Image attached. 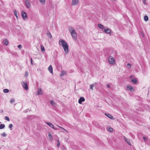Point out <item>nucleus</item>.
<instances>
[{"label":"nucleus","mask_w":150,"mask_h":150,"mask_svg":"<svg viewBox=\"0 0 150 150\" xmlns=\"http://www.w3.org/2000/svg\"><path fill=\"white\" fill-rule=\"evenodd\" d=\"M59 44L60 45L63 47L66 53H68L69 52V48L67 43L64 40L60 39L59 41Z\"/></svg>","instance_id":"1"},{"label":"nucleus","mask_w":150,"mask_h":150,"mask_svg":"<svg viewBox=\"0 0 150 150\" xmlns=\"http://www.w3.org/2000/svg\"><path fill=\"white\" fill-rule=\"evenodd\" d=\"M108 62L110 64H113L115 62L114 58L111 56L109 57Z\"/></svg>","instance_id":"2"},{"label":"nucleus","mask_w":150,"mask_h":150,"mask_svg":"<svg viewBox=\"0 0 150 150\" xmlns=\"http://www.w3.org/2000/svg\"><path fill=\"white\" fill-rule=\"evenodd\" d=\"M25 5L27 8H29L30 7V4L28 0H26L25 1Z\"/></svg>","instance_id":"3"},{"label":"nucleus","mask_w":150,"mask_h":150,"mask_svg":"<svg viewBox=\"0 0 150 150\" xmlns=\"http://www.w3.org/2000/svg\"><path fill=\"white\" fill-rule=\"evenodd\" d=\"M22 84L25 90H28V87L26 82L23 81L22 82Z\"/></svg>","instance_id":"4"},{"label":"nucleus","mask_w":150,"mask_h":150,"mask_svg":"<svg viewBox=\"0 0 150 150\" xmlns=\"http://www.w3.org/2000/svg\"><path fill=\"white\" fill-rule=\"evenodd\" d=\"M46 124H47V125H48L50 127L54 129L55 130L58 129H57L55 127H54V126L53 125V124H52L51 123L49 122H46Z\"/></svg>","instance_id":"5"},{"label":"nucleus","mask_w":150,"mask_h":150,"mask_svg":"<svg viewBox=\"0 0 150 150\" xmlns=\"http://www.w3.org/2000/svg\"><path fill=\"white\" fill-rule=\"evenodd\" d=\"M21 14L23 19H25L27 17V14L24 11H22Z\"/></svg>","instance_id":"6"},{"label":"nucleus","mask_w":150,"mask_h":150,"mask_svg":"<svg viewBox=\"0 0 150 150\" xmlns=\"http://www.w3.org/2000/svg\"><path fill=\"white\" fill-rule=\"evenodd\" d=\"M85 100V98L83 97H81L79 99L78 102L79 103L81 104Z\"/></svg>","instance_id":"7"},{"label":"nucleus","mask_w":150,"mask_h":150,"mask_svg":"<svg viewBox=\"0 0 150 150\" xmlns=\"http://www.w3.org/2000/svg\"><path fill=\"white\" fill-rule=\"evenodd\" d=\"M104 32L107 34H110L111 33V30L110 29L107 28V29H105Z\"/></svg>","instance_id":"8"},{"label":"nucleus","mask_w":150,"mask_h":150,"mask_svg":"<svg viewBox=\"0 0 150 150\" xmlns=\"http://www.w3.org/2000/svg\"><path fill=\"white\" fill-rule=\"evenodd\" d=\"M42 90L41 88H39L38 89V91L37 93V95H42Z\"/></svg>","instance_id":"9"},{"label":"nucleus","mask_w":150,"mask_h":150,"mask_svg":"<svg viewBox=\"0 0 150 150\" xmlns=\"http://www.w3.org/2000/svg\"><path fill=\"white\" fill-rule=\"evenodd\" d=\"M93 125L97 127H98L99 126V125L98 123L95 121H93L92 122Z\"/></svg>","instance_id":"10"},{"label":"nucleus","mask_w":150,"mask_h":150,"mask_svg":"<svg viewBox=\"0 0 150 150\" xmlns=\"http://www.w3.org/2000/svg\"><path fill=\"white\" fill-rule=\"evenodd\" d=\"M78 2V0H72V5H77Z\"/></svg>","instance_id":"11"},{"label":"nucleus","mask_w":150,"mask_h":150,"mask_svg":"<svg viewBox=\"0 0 150 150\" xmlns=\"http://www.w3.org/2000/svg\"><path fill=\"white\" fill-rule=\"evenodd\" d=\"M105 115L109 118L111 119H113V117L108 113H105Z\"/></svg>","instance_id":"12"},{"label":"nucleus","mask_w":150,"mask_h":150,"mask_svg":"<svg viewBox=\"0 0 150 150\" xmlns=\"http://www.w3.org/2000/svg\"><path fill=\"white\" fill-rule=\"evenodd\" d=\"M69 31L71 34H73L76 32L75 30L73 28H71L69 29Z\"/></svg>","instance_id":"13"},{"label":"nucleus","mask_w":150,"mask_h":150,"mask_svg":"<svg viewBox=\"0 0 150 150\" xmlns=\"http://www.w3.org/2000/svg\"><path fill=\"white\" fill-rule=\"evenodd\" d=\"M48 70L51 73H52L53 69H52V68L51 65H50L49 67L48 68Z\"/></svg>","instance_id":"14"},{"label":"nucleus","mask_w":150,"mask_h":150,"mask_svg":"<svg viewBox=\"0 0 150 150\" xmlns=\"http://www.w3.org/2000/svg\"><path fill=\"white\" fill-rule=\"evenodd\" d=\"M124 139L125 141L129 145H131V143L130 142L129 140L127 139L126 138L124 137Z\"/></svg>","instance_id":"15"},{"label":"nucleus","mask_w":150,"mask_h":150,"mask_svg":"<svg viewBox=\"0 0 150 150\" xmlns=\"http://www.w3.org/2000/svg\"><path fill=\"white\" fill-rule=\"evenodd\" d=\"M4 44L7 45H8V40L7 39H5L4 40Z\"/></svg>","instance_id":"16"},{"label":"nucleus","mask_w":150,"mask_h":150,"mask_svg":"<svg viewBox=\"0 0 150 150\" xmlns=\"http://www.w3.org/2000/svg\"><path fill=\"white\" fill-rule=\"evenodd\" d=\"M50 104L53 106H55L56 105L55 103L53 100H51L50 101Z\"/></svg>","instance_id":"17"},{"label":"nucleus","mask_w":150,"mask_h":150,"mask_svg":"<svg viewBox=\"0 0 150 150\" xmlns=\"http://www.w3.org/2000/svg\"><path fill=\"white\" fill-rule=\"evenodd\" d=\"M71 35L73 38H75L77 36V34L76 32L73 34H71Z\"/></svg>","instance_id":"18"},{"label":"nucleus","mask_w":150,"mask_h":150,"mask_svg":"<svg viewBox=\"0 0 150 150\" xmlns=\"http://www.w3.org/2000/svg\"><path fill=\"white\" fill-rule=\"evenodd\" d=\"M66 74V72L64 70H63L62 71L61 74H60L61 76H62Z\"/></svg>","instance_id":"19"},{"label":"nucleus","mask_w":150,"mask_h":150,"mask_svg":"<svg viewBox=\"0 0 150 150\" xmlns=\"http://www.w3.org/2000/svg\"><path fill=\"white\" fill-rule=\"evenodd\" d=\"M48 137L50 138V139L51 140H52V136L50 132H49L48 133Z\"/></svg>","instance_id":"20"},{"label":"nucleus","mask_w":150,"mask_h":150,"mask_svg":"<svg viewBox=\"0 0 150 150\" xmlns=\"http://www.w3.org/2000/svg\"><path fill=\"white\" fill-rule=\"evenodd\" d=\"M108 130L110 132H113V129L110 127H108Z\"/></svg>","instance_id":"21"},{"label":"nucleus","mask_w":150,"mask_h":150,"mask_svg":"<svg viewBox=\"0 0 150 150\" xmlns=\"http://www.w3.org/2000/svg\"><path fill=\"white\" fill-rule=\"evenodd\" d=\"M98 26L99 28L101 29H103L104 28L103 26L100 24H98Z\"/></svg>","instance_id":"22"},{"label":"nucleus","mask_w":150,"mask_h":150,"mask_svg":"<svg viewBox=\"0 0 150 150\" xmlns=\"http://www.w3.org/2000/svg\"><path fill=\"white\" fill-rule=\"evenodd\" d=\"M5 125L4 124H2L0 125V129H2L4 128Z\"/></svg>","instance_id":"23"},{"label":"nucleus","mask_w":150,"mask_h":150,"mask_svg":"<svg viewBox=\"0 0 150 150\" xmlns=\"http://www.w3.org/2000/svg\"><path fill=\"white\" fill-rule=\"evenodd\" d=\"M34 118V116L32 115H30L28 116L27 119L29 120L32 119Z\"/></svg>","instance_id":"24"},{"label":"nucleus","mask_w":150,"mask_h":150,"mask_svg":"<svg viewBox=\"0 0 150 150\" xmlns=\"http://www.w3.org/2000/svg\"><path fill=\"white\" fill-rule=\"evenodd\" d=\"M9 91V90L8 89H5L3 90V92L4 93H7Z\"/></svg>","instance_id":"25"},{"label":"nucleus","mask_w":150,"mask_h":150,"mask_svg":"<svg viewBox=\"0 0 150 150\" xmlns=\"http://www.w3.org/2000/svg\"><path fill=\"white\" fill-rule=\"evenodd\" d=\"M131 81L134 83H136L137 82V80L136 79H134L132 80Z\"/></svg>","instance_id":"26"},{"label":"nucleus","mask_w":150,"mask_h":150,"mask_svg":"<svg viewBox=\"0 0 150 150\" xmlns=\"http://www.w3.org/2000/svg\"><path fill=\"white\" fill-rule=\"evenodd\" d=\"M149 18L148 17L146 16H145L144 17V19L145 21H147L148 20Z\"/></svg>","instance_id":"27"},{"label":"nucleus","mask_w":150,"mask_h":150,"mask_svg":"<svg viewBox=\"0 0 150 150\" xmlns=\"http://www.w3.org/2000/svg\"><path fill=\"white\" fill-rule=\"evenodd\" d=\"M127 89L128 90L132 91V89L133 88L131 86H127Z\"/></svg>","instance_id":"28"},{"label":"nucleus","mask_w":150,"mask_h":150,"mask_svg":"<svg viewBox=\"0 0 150 150\" xmlns=\"http://www.w3.org/2000/svg\"><path fill=\"white\" fill-rule=\"evenodd\" d=\"M47 35L50 38H51L52 37V35L50 33H47Z\"/></svg>","instance_id":"29"},{"label":"nucleus","mask_w":150,"mask_h":150,"mask_svg":"<svg viewBox=\"0 0 150 150\" xmlns=\"http://www.w3.org/2000/svg\"><path fill=\"white\" fill-rule=\"evenodd\" d=\"M40 47H41V50L42 51H45V49L44 47L42 45H41Z\"/></svg>","instance_id":"30"},{"label":"nucleus","mask_w":150,"mask_h":150,"mask_svg":"<svg viewBox=\"0 0 150 150\" xmlns=\"http://www.w3.org/2000/svg\"><path fill=\"white\" fill-rule=\"evenodd\" d=\"M14 14L15 16L17 18H18V14L17 13V12L16 11L14 10Z\"/></svg>","instance_id":"31"},{"label":"nucleus","mask_w":150,"mask_h":150,"mask_svg":"<svg viewBox=\"0 0 150 150\" xmlns=\"http://www.w3.org/2000/svg\"><path fill=\"white\" fill-rule=\"evenodd\" d=\"M60 142H59V140L57 139V146L58 147H59V146H60Z\"/></svg>","instance_id":"32"},{"label":"nucleus","mask_w":150,"mask_h":150,"mask_svg":"<svg viewBox=\"0 0 150 150\" xmlns=\"http://www.w3.org/2000/svg\"><path fill=\"white\" fill-rule=\"evenodd\" d=\"M5 120H7L8 121H10V119L7 116H5Z\"/></svg>","instance_id":"33"},{"label":"nucleus","mask_w":150,"mask_h":150,"mask_svg":"<svg viewBox=\"0 0 150 150\" xmlns=\"http://www.w3.org/2000/svg\"><path fill=\"white\" fill-rule=\"evenodd\" d=\"M13 125L12 124H10L8 126V127L9 128H10V129L11 130L12 129H11V128H12L13 127Z\"/></svg>","instance_id":"34"},{"label":"nucleus","mask_w":150,"mask_h":150,"mask_svg":"<svg viewBox=\"0 0 150 150\" xmlns=\"http://www.w3.org/2000/svg\"><path fill=\"white\" fill-rule=\"evenodd\" d=\"M58 127H60V128L62 129H63V130H64L65 131L67 132H68V131L66 130V129H65L64 128L62 127H60L59 126H58Z\"/></svg>","instance_id":"35"},{"label":"nucleus","mask_w":150,"mask_h":150,"mask_svg":"<svg viewBox=\"0 0 150 150\" xmlns=\"http://www.w3.org/2000/svg\"><path fill=\"white\" fill-rule=\"evenodd\" d=\"M131 67V65L129 64L128 63L127 64V67L129 68H130Z\"/></svg>","instance_id":"36"},{"label":"nucleus","mask_w":150,"mask_h":150,"mask_svg":"<svg viewBox=\"0 0 150 150\" xmlns=\"http://www.w3.org/2000/svg\"><path fill=\"white\" fill-rule=\"evenodd\" d=\"M93 86H94V84H92L91 85H90V89H91L92 90H93Z\"/></svg>","instance_id":"37"},{"label":"nucleus","mask_w":150,"mask_h":150,"mask_svg":"<svg viewBox=\"0 0 150 150\" xmlns=\"http://www.w3.org/2000/svg\"><path fill=\"white\" fill-rule=\"evenodd\" d=\"M40 1L42 4H44L45 2V0H40Z\"/></svg>","instance_id":"38"},{"label":"nucleus","mask_w":150,"mask_h":150,"mask_svg":"<svg viewBox=\"0 0 150 150\" xmlns=\"http://www.w3.org/2000/svg\"><path fill=\"white\" fill-rule=\"evenodd\" d=\"M15 101V100L14 99H11L10 100V103H13Z\"/></svg>","instance_id":"39"},{"label":"nucleus","mask_w":150,"mask_h":150,"mask_svg":"<svg viewBox=\"0 0 150 150\" xmlns=\"http://www.w3.org/2000/svg\"><path fill=\"white\" fill-rule=\"evenodd\" d=\"M1 136L3 137H5L6 136V134H5V133H2V134H1Z\"/></svg>","instance_id":"40"},{"label":"nucleus","mask_w":150,"mask_h":150,"mask_svg":"<svg viewBox=\"0 0 150 150\" xmlns=\"http://www.w3.org/2000/svg\"><path fill=\"white\" fill-rule=\"evenodd\" d=\"M143 139L144 140V141H145V142H146V141H147V138H146V137H143Z\"/></svg>","instance_id":"41"},{"label":"nucleus","mask_w":150,"mask_h":150,"mask_svg":"<svg viewBox=\"0 0 150 150\" xmlns=\"http://www.w3.org/2000/svg\"><path fill=\"white\" fill-rule=\"evenodd\" d=\"M146 0H143V3L145 5L146 4Z\"/></svg>","instance_id":"42"},{"label":"nucleus","mask_w":150,"mask_h":150,"mask_svg":"<svg viewBox=\"0 0 150 150\" xmlns=\"http://www.w3.org/2000/svg\"><path fill=\"white\" fill-rule=\"evenodd\" d=\"M18 47L20 49L22 47V45H19L18 46Z\"/></svg>","instance_id":"43"},{"label":"nucleus","mask_w":150,"mask_h":150,"mask_svg":"<svg viewBox=\"0 0 150 150\" xmlns=\"http://www.w3.org/2000/svg\"><path fill=\"white\" fill-rule=\"evenodd\" d=\"M107 87H108V88H110V85L109 84H107Z\"/></svg>","instance_id":"44"},{"label":"nucleus","mask_w":150,"mask_h":150,"mask_svg":"<svg viewBox=\"0 0 150 150\" xmlns=\"http://www.w3.org/2000/svg\"><path fill=\"white\" fill-rule=\"evenodd\" d=\"M30 59H31V64L32 65L33 64V60H32V58H31Z\"/></svg>","instance_id":"45"},{"label":"nucleus","mask_w":150,"mask_h":150,"mask_svg":"<svg viewBox=\"0 0 150 150\" xmlns=\"http://www.w3.org/2000/svg\"><path fill=\"white\" fill-rule=\"evenodd\" d=\"M130 78H132V76H131L130 77Z\"/></svg>","instance_id":"46"},{"label":"nucleus","mask_w":150,"mask_h":150,"mask_svg":"<svg viewBox=\"0 0 150 150\" xmlns=\"http://www.w3.org/2000/svg\"><path fill=\"white\" fill-rule=\"evenodd\" d=\"M27 75H26V74H25V76H27Z\"/></svg>","instance_id":"47"}]
</instances>
